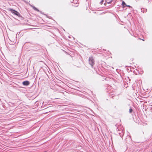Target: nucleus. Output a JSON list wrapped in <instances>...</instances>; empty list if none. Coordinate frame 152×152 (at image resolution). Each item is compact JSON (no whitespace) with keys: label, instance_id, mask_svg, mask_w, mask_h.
I'll list each match as a JSON object with an SVG mask.
<instances>
[{"label":"nucleus","instance_id":"nucleus-1","mask_svg":"<svg viewBox=\"0 0 152 152\" xmlns=\"http://www.w3.org/2000/svg\"><path fill=\"white\" fill-rule=\"evenodd\" d=\"M12 13L17 16H19L20 14L18 12L13 10L10 9L9 10Z\"/></svg>","mask_w":152,"mask_h":152},{"label":"nucleus","instance_id":"nucleus-2","mask_svg":"<svg viewBox=\"0 0 152 152\" xmlns=\"http://www.w3.org/2000/svg\"><path fill=\"white\" fill-rule=\"evenodd\" d=\"M89 61L90 64H91L92 66H93V65L94 64V62L93 58L92 57H90Z\"/></svg>","mask_w":152,"mask_h":152},{"label":"nucleus","instance_id":"nucleus-3","mask_svg":"<svg viewBox=\"0 0 152 152\" xmlns=\"http://www.w3.org/2000/svg\"><path fill=\"white\" fill-rule=\"evenodd\" d=\"M29 84V83L28 81H25L23 82V84L24 85L27 86Z\"/></svg>","mask_w":152,"mask_h":152},{"label":"nucleus","instance_id":"nucleus-4","mask_svg":"<svg viewBox=\"0 0 152 152\" xmlns=\"http://www.w3.org/2000/svg\"><path fill=\"white\" fill-rule=\"evenodd\" d=\"M122 4V5L123 6V7H125L124 5H126L125 3V2L124 1H123Z\"/></svg>","mask_w":152,"mask_h":152},{"label":"nucleus","instance_id":"nucleus-5","mask_svg":"<svg viewBox=\"0 0 152 152\" xmlns=\"http://www.w3.org/2000/svg\"><path fill=\"white\" fill-rule=\"evenodd\" d=\"M132 109H131V108L130 109V110H129V112L130 113H131L132 112Z\"/></svg>","mask_w":152,"mask_h":152},{"label":"nucleus","instance_id":"nucleus-6","mask_svg":"<svg viewBox=\"0 0 152 152\" xmlns=\"http://www.w3.org/2000/svg\"><path fill=\"white\" fill-rule=\"evenodd\" d=\"M33 9H34V10H38H38H37L36 8L35 7H33Z\"/></svg>","mask_w":152,"mask_h":152},{"label":"nucleus","instance_id":"nucleus-7","mask_svg":"<svg viewBox=\"0 0 152 152\" xmlns=\"http://www.w3.org/2000/svg\"><path fill=\"white\" fill-rule=\"evenodd\" d=\"M126 6H127V7H130V6H129V5H126Z\"/></svg>","mask_w":152,"mask_h":152}]
</instances>
